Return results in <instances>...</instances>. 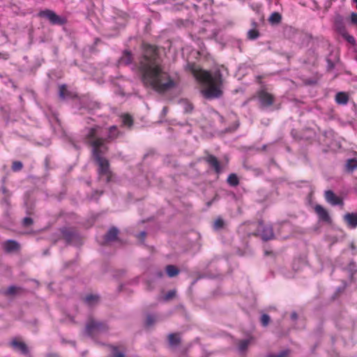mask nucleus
<instances>
[{
	"label": "nucleus",
	"mask_w": 357,
	"mask_h": 357,
	"mask_svg": "<svg viewBox=\"0 0 357 357\" xmlns=\"http://www.w3.org/2000/svg\"><path fill=\"white\" fill-rule=\"evenodd\" d=\"M314 211L318 215L319 220L320 221L331 224L332 219L328 212V211L324 208L321 205L317 204L314 207Z\"/></svg>",
	"instance_id": "nucleus-15"
},
{
	"label": "nucleus",
	"mask_w": 357,
	"mask_h": 357,
	"mask_svg": "<svg viewBox=\"0 0 357 357\" xmlns=\"http://www.w3.org/2000/svg\"><path fill=\"white\" fill-rule=\"evenodd\" d=\"M9 208H7L6 211H5V213H4V217H5V218H6V219H8V218H9V217H10Z\"/></svg>",
	"instance_id": "nucleus-60"
},
{
	"label": "nucleus",
	"mask_w": 357,
	"mask_h": 357,
	"mask_svg": "<svg viewBox=\"0 0 357 357\" xmlns=\"http://www.w3.org/2000/svg\"><path fill=\"white\" fill-rule=\"evenodd\" d=\"M20 245L15 240H8L4 243V250L6 252H13L20 250Z\"/></svg>",
	"instance_id": "nucleus-22"
},
{
	"label": "nucleus",
	"mask_w": 357,
	"mask_h": 357,
	"mask_svg": "<svg viewBox=\"0 0 357 357\" xmlns=\"http://www.w3.org/2000/svg\"><path fill=\"white\" fill-rule=\"evenodd\" d=\"M186 68L204 87L201 91L204 98L213 100L223 96V78L219 69L213 72L204 70L198 68L194 63H188Z\"/></svg>",
	"instance_id": "nucleus-2"
},
{
	"label": "nucleus",
	"mask_w": 357,
	"mask_h": 357,
	"mask_svg": "<svg viewBox=\"0 0 357 357\" xmlns=\"http://www.w3.org/2000/svg\"><path fill=\"white\" fill-rule=\"evenodd\" d=\"M327 63H328V69H333L334 68L335 65L331 59H328Z\"/></svg>",
	"instance_id": "nucleus-54"
},
{
	"label": "nucleus",
	"mask_w": 357,
	"mask_h": 357,
	"mask_svg": "<svg viewBox=\"0 0 357 357\" xmlns=\"http://www.w3.org/2000/svg\"><path fill=\"white\" fill-rule=\"evenodd\" d=\"M167 275L169 278H174L178 275L180 270L174 265H167L165 268Z\"/></svg>",
	"instance_id": "nucleus-29"
},
{
	"label": "nucleus",
	"mask_w": 357,
	"mask_h": 357,
	"mask_svg": "<svg viewBox=\"0 0 357 357\" xmlns=\"http://www.w3.org/2000/svg\"><path fill=\"white\" fill-rule=\"evenodd\" d=\"M345 270L348 272V273L349 275V277H350V279H351V280H352L353 278H354V275L356 272V266L355 262L351 261L348 264V266H347Z\"/></svg>",
	"instance_id": "nucleus-32"
},
{
	"label": "nucleus",
	"mask_w": 357,
	"mask_h": 357,
	"mask_svg": "<svg viewBox=\"0 0 357 357\" xmlns=\"http://www.w3.org/2000/svg\"><path fill=\"white\" fill-rule=\"evenodd\" d=\"M49 163H50V159L48 158H46L45 160V164L46 168H48Z\"/></svg>",
	"instance_id": "nucleus-63"
},
{
	"label": "nucleus",
	"mask_w": 357,
	"mask_h": 357,
	"mask_svg": "<svg viewBox=\"0 0 357 357\" xmlns=\"http://www.w3.org/2000/svg\"><path fill=\"white\" fill-rule=\"evenodd\" d=\"M260 36L257 29H251L248 31L247 37L249 40H256Z\"/></svg>",
	"instance_id": "nucleus-34"
},
{
	"label": "nucleus",
	"mask_w": 357,
	"mask_h": 357,
	"mask_svg": "<svg viewBox=\"0 0 357 357\" xmlns=\"http://www.w3.org/2000/svg\"><path fill=\"white\" fill-rule=\"evenodd\" d=\"M344 220L349 228L357 227V212L347 213L344 215Z\"/></svg>",
	"instance_id": "nucleus-18"
},
{
	"label": "nucleus",
	"mask_w": 357,
	"mask_h": 357,
	"mask_svg": "<svg viewBox=\"0 0 357 357\" xmlns=\"http://www.w3.org/2000/svg\"><path fill=\"white\" fill-rule=\"evenodd\" d=\"M333 27L340 35L347 31L344 17L340 13H335L334 16Z\"/></svg>",
	"instance_id": "nucleus-14"
},
{
	"label": "nucleus",
	"mask_w": 357,
	"mask_h": 357,
	"mask_svg": "<svg viewBox=\"0 0 357 357\" xmlns=\"http://www.w3.org/2000/svg\"><path fill=\"white\" fill-rule=\"evenodd\" d=\"M101 128L99 126L86 128L87 132L85 135L86 144L91 146L93 141H99L100 137L98 136V132Z\"/></svg>",
	"instance_id": "nucleus-11"
},
{
	"label": "nucleus",
	"mask_w": 357,
	"mask_h": 357,
	"mask_svg": "<svg viewBox=\"0 0 357 357\" xmlns=\"http://www.w3.org/2000/svg\"><path fill=\"white\" fill-rule=\"evenodd\" d=\"M23 167V164L20 161L15 160L13 162L11 169L13 172L20 171Z\"/></svg>",
	"instance_id": "nucleus-44"
},
{
	"label": "nucleus",
	"mask_w": 357,
	"mask_h": 357,
	"mask_svg": "<svg viewBox=\"0 0 357 357\" xmlns=\"http://www.w3.org/2000/svg\"><path fill=\"white\" fill-rule=\"evenodd\" d=\"M295 33V29L290 26H285L283 28V34L286 38H290Z\"/></svg>",
	"instance_id": "nucleus-38"
},
{
	"label": "nucleus",
	"mask_w": 357,
	"mask_h": 357,
	"mask_svg": "<svg viewBox=\"0 0 357 357\" xmlns=\"http://www.w3.org/2000/svg\"><path fill=\"white\" fill-rule=\"evenodd\" d=\"M168 112V107H164L162 108V112H161V117L163 118L166 116L167 113Z\"/></svg>",
	"instance_id": "nucleus-55"
},
{
	"label": "nucleus",
	"mask_w": 357,
	"mask_h": 357,
	"mask_svg": "<svg viewBox=\"0 0 357 357\" xmlns=\"http://www.w3.org/2000/svg\"><path fill=\"white\" fill-rule=\"evenodd\" d=\"M335 99L338 105H346L349 101V96L345 92H338Z\"/></svg>",
	"instance_id": "nucleus-26"
},
{
	"label": "nucleus",
	"mask_w": 357,
	"mask_h": 357,
	"mask_svg": "<svg viewBox=\"0 0 357 357\" xmlns=\"http://www.w3.org/2000/svg\"><path fill=\"white\" fill-rule=\"evenodd\" d=\"M1 191H2L3 194L5 195V196L8 195V194H10L8 190L5 186L1 187Z\"/></svg>",
	"instance_id": "nucleus-58"
},
{
	"label": "nucleus",
	"mask_w": 357,
	"mask_h": 357,
	"mask_svg": "<svg viewBox=\"0 0 357 357\" xmlns=\"http://www.w3.org/2000/svg\"><path fill=\"white\" fill-rule=\"evenodd\" d=\"M244 167L247 169L252 170L255 176H260V175L263 174V173H264L263 170L258 167L252 168V167H248L245 165H244Z\"/></svg>",
	"instance_id": "nucleus-46"
},
{
	"label": "nucleus",
	"mask_w": 357,
	"mask_h": 357,
	"mask_svg": "<svg viewBox=\"0 0 357 357\" xmlns=\"http://www.w3.org/2000/svg\"><path fill=\"white\" fill-rule=\"evenodd\" d=\"M117 128L115 126H112L109 128V133L107 137L105 138L108 141H111L117 137Z\"/></svg>",
	"instance_id": "nucleus-36"
},
{
	"label": "nucleus",
	"mask_w": 357,
	"mask_h": 357,
	"mask_svg": "<svg viewBox=\"0 0 357 357\" xmlns=\"http://www.w3.org/2000/svg\"><path fill=\"white\" fill-rule=\"evenodd\" d=\"M112 353L110 357H126L125 354L119 351V348L116 346L109 345Z\"/></svg>",
	"instance_id": "nucleus-33"
},
{
	"label": "nucleus",
	"mask_w": 357,
	"mask_h": 357,
	"mask_svg": "<svg viewBox=\"0 0 357 357\" xmlns=\"http://www.w3.org/2000/svg\"><path fill=\"white\" fill-rule=\"evenodd\" d=\"M176 291L175 289L169 290L163 297L165 301H168L176 296Z\"/></svg>",
	"instance_id": "nucleus-45"
},
{
	"label": "nucleus",
	"mask_w": 357,
	"mask_h": 357,
	"mask_svg": "<svg viewBox=\"0 0 357 357\" xmlns=\"http://www.w3.org/2000/svg\"><path fill=\"white\" fill-rule=\"evenodd\" d=\"M325 199L327 202L333 206H343L344 201L340 197L337 196L331 190L325 192Z\"/></svg>",
	"instance_id": "nucleus-13"
},
{
	"label": "nucleus",
	"mask_w": 357,
	"mask_h": 357,
	"mask_svg": "<svg viewBox=\"0 0 357 357\" xmlns=\"http://www.w3.org/2000/svg\"><path fill=\"white\" fill-rule=\"evenodd\" d=\"M146 236V232L145 231H142L137 235V237H138V238L144 241Z\"/></svg>",
	"instance_id": "nucleus-53"
},
{
	"label": "nucleus",
	"mask_w": 357,
	"mask_h": 357,
	"mask_svg": "<svg viewBox=\"0 0 357 357\" xmlns=\"http://www.w3.org/2000/svg\"><path fill=\"white\" fill-rule=\"evenodd\" d=\"M260 321L263 326H267L271 321V317L267 314H263L261 316Z\"/></svg>",
	"instance_id": "nucleus-43"
},
{
	"label": "nucleus",
	"mask_w": 357,
	"mask_h": 357,
	"mask_svg": "<svg viewBox=\"0 0 357 357\" xmlns=\"http://www.w3.org/2000/svg\"><path fill=\"white\" fill-rule=\"evenodd\" d=\"M168 342L172 348L177 347L181 342L179 333H170L168 335Z\"/></svg>",
	"instance_id": "nucleus-24"
},
{
	"label": "nucleus",
	"mask_w": 357,
	"mask_h": 357,
	"mask_svg": "<svg viewBox=\"0 0 357 357\" xmlns=\"http://www.w3.org/2000/svg\"><path fill=\"white\" fill-rule=\"evenodd\" d=\"M251 25L252 26V29H257L258 26V23L255 20H252L251 22Z\"/></svg>",
	"instance_id": "nucleus-62"
},
{
	"label": "nucleus",
	"mask_w": 357,
	"mask_h": 357,
	"mask_svg": "<svg viewBox=\"0 0 357 357\" xmlns=\"http://www.w3.org/2000/svg\"><path fill=\"white\" fill-rule=\"evenodd\" d=\"M105 175L107 176L106 182L107 183H109L111 181V179H112V172H110L109 174H105Z\"/></svg>",
	"instance_id": "nucleus-61"
},
{
	"label": "nucleus",
	"mask_w": 357,
	"mask_h": 357,
	"mask_svg": "<svg viewBox=\"0 0 357 357\" xmlns=\"http://www.w3.org/2000/svg\"><path fill=\"white\" fill-rule=\"evenodd\" d=\"M8 58H9V54L8 53L2 54L0 52V59L7 60Z\"/></svg>",
	"instance_id": "nucleus-57"
},
{
	"label": "nucleus",
	"mask_w": 357,
	"mask_h": 357,
	"mask_svg": "<svg viewBox=\"0 0 357 357\" xmlns=\"http://www.w3.org/2000/svg\"><path fill=\"white\" fill-rule=\"evenodd\" d=\"M58 355L56 354H47V357H57Z\"/></svg>",
	"instance_id": "nucleus-64"
},
{
	"label": "nucleus",
	"mask_w": 357,
	"mask_h": 357,
	"mask_svg": "<svg viewBox=\"0 0 357 357\" xmlns=\"http://www.w3.org/2000/svg\"><path fill=\"white\" fill-rule=\"evenodd\" d=\"M289 354L290 350L287 349L280 351L278 354H269L267 357H287Z\"/></svg>",
	"instance_id": "nucleus-40"
},
{
	"label": "nucleus",
	"mask_w": 357,
	"mask_h": 357,
	"mask_svg": "<svg viewBox=\"0 0 357 357\" xmlns=\"http://www.w3.org/2000/svg\"><path fill=\"white\" fill-rule=\"evenodd\" d=\"M10 194H8V195L5 196L1 200V202L3 203H4L7 205L8 208L10 207Z\"/></svg>",
	"instance_id": "nucleus-50"
},
{
	"label": "nucleus",
	"mask_w": 357,
	"mask_h": 357,
	"mask_svg": "<svg viewBox=\"0 0 357 357\" xmlns=\"http://www.w3.org/2000/svg\"><path fill=\"white\" fill-rule=\"evenodd\" d=\"M123 123L124 125L130 128L133 125V119L131 116L126 114L123 116Z\"/></svg>",
	"instance_id": "nucleus-41"
},
{
	"label": "nucleus",
	"mask_w": 357,
	"mask_h": 357,
	"mask_svg": "<svg viewBox=\"0 0 357 357\" xmlns=\"http://www.w3.org/2000/svg\"><path fill=\"white\" fill-rule=\"evenodd\" d=\"M96 155H98L96 153ZM94 162L98 165V174L100 176L103 174H109V162L107 159L104 157L97 155L96 158H92Z\"/></svg>",
	"instance_id": "nucleus-9"
},
{
	"label": "nucleus",
	"mask_w": 357,
	"mask_h": 357,
	"mask_svg": "<svg viewBox=\"0 0 357 357\" xmlns=\"http://www.w3.org/2000/svg\"><path fill=\"white\" fill-rule=\"evenodd\" d=\"M174 24L178 29H191L194 26L195 22L192 19V14H186L175 20Z\"/></svg>",
	"instance_id": "nucleus-8"
},
{
	"label": "nucleus",
	"mask_w": 357,
	"mask_h": 357,
	"mask_svg": "<svg viewBox=\"0 0 357 357\" xmlns=\"http://www.w3.org/2000/svg\"><path fill=\"white\" fill-rule=\"evenodd\" d=\"M100 297L98 295L89 294L85 296L84 301L89 306H92L94 304L98 303Z\"/></svg>",
	"instance_id": "nucleus-28"
},
{
	"label": "nucleus",
	"mask_w": 357,
	"mask_h": 357,
	"mask_svg": "<svg viewBox=\"0 0 357 357\" xmlns=\"http://www.w3.org/2000/svg\"><path fill=\"white\" fill-rule=\"evenodd\" d=\"M357 169V159L350 158L347 160L345 170L347 172H352Z\"/></svg>",
	"instance_id": "nucleus-27"
},
{
	"label": "nucleus",
	"mask_w": 357,
	"mask_h": 357,
	"mask_svg": "<svg viewBox=\"0 0 357 357\" xmlns=\"http://www.w3.org/2000/svg\"><path fill=\"white\" fill-rule=\"evenodd\" d=\"M305 85L314 86L317 83V81L314 79H307L304 81Z\"/></svg>",
	"instance_id": "nucleus-51"
},
{
	"label": "nucleus",
	"mask_w": 357,
	"mask_h": 357,
	"mask_svg": "<svg viewBox=\"0 0 357 357\" xmlns=\"http://www.w3.org/2000/svg\"><path fill=\"white\" fill-rule=\"evenodd\" d=\"M132 62V54L130 50H126L122 56L119 59V63L125 66L131 64Z\"/></svg>",
	"instance_id": "nucleus-23"
},
{
	"label": "nucleus",
	"mask_w": 357,
	"mask_h": 357,
	"mask_svg": "<svg viewBox=\"0 0 357 357\" xmlns=\"http://www.w3.org/2000/svg\"><path fill=\"white\" fill-rule=\"evenodd\" d=\"M180 102L183 105L184 112L187 114H190L192 112L194 107L191 102H190L186 99L181 100Z\"/></svg>",
	"instance_id": "nucleus-31"
},
{
	"label": "nucleus",
	"mask_w": 357,
	"mask_h": 357,
	"mask_svg": "<svg viewBox=\"0 0 357 357\" xmlns=\"http://www.w3.org/2000/svg\"><path fill=\"white\" fill-rule=\"evenodd\" d=\"M204 160L208 164V165L214 170L216 174H219L221 173L222 167L220 162L215 155L208 154V155L205 157Z\"/></svg>",
	"instance_id": "nucleus-16"
},
{
	"label": "nucleus",
	"mask_w": 357,
	"mask_h": 357,
	"mask_svg": "<svg viewBox=\"0 0 357 357\" xmlns=\"http://www.w3.org/2000/svg\"><path fill=\"white\" fill-rule=\"evenodd\" d=\"M109 329L105 322L98 321L93 318H90L86 324L85 333L91 337L95 333L106 332Z\"/></svg>",
	"instance_id": "nucleus-4"
},
{
	"label": "nucleus",
	"mask_w": 357,
	"mask_h": 357,
	"mask_svg": "<svg viewBox=\"0 0 357 357\" xmlns=\"http://www.w3.org/2000/svg\"><path fill=\"white\" fill-rule=\"evenodd\" d=\"M261 75L257 76V82L261 85L260 90L257 91V97L260 102V107L261 108H266L271 106L274 103L275 98L273 95L268 93L266 91L265 86L263 85L261 82Z\"/></svg>",
	"instance_id": "nucleus-3"
},
{
	"label": "nucleus",
	"mask_w": 357,
	"mask_h": 357,
	"mask_svg": "<svg viewBox=\"0 0 357 357\" xmlns=\"http://www.w3.org/2000/svg\"><path fill=\"white\" fill-rule=\"evenodd\" d=\"M290 317H291V319L293 321H296V320H297V319H298V314L296 313V312H291V316H290Z\"/></svg>",
	"instance_id": "nucleus-56"
},
{
	"label": "nucleus",
	"mask_w": 357,
	"mask_h": 357,
	"mask_svg": "<svg viewBox=\"0 0 357 357\" xmlns=\"http://www.w3.org/2000/svg\"><path fill=\"white\" fill-rule=\"evenodd\" d=\"M60 232L68 245L79 237L78 232L73 227H63L60 229Z\"/></svg>",
	"instance_id": "nucleus-7"
},
{
	"label": "nucleus",
	"mask_w": 357,
	"mask_h": 357,
	"mask_svg": "<svg viewBox=\"0 0 357 357\" xmlns=\"http://www.w3.org/2000/svg\"><path fill=\"white\" fill-rule=\"evenodd\" d=\"M24 205L25 207V212L27 215L31 216L35 215V202L31 200L27 195H26Z\"/></svg>",
	"instance_id": "nucleus-19"
},
{
	"label": "nucleus",
	"mask_w": 357,
	"mask_h": 357,
	"mask_svg": "<svg viewBox=\"0 0 357 357\" xmlns=\"http://www.w3.org/2000/svg\"><path fill=\"white\" fill-rule=\"evenodd\" d=\"M105 142H109L108 139L100 138L99 141H93L91 143L92 147V158H96L98 154L100 157H103L108 151V146L105 144Z\"/></svg>",
	"instance_id": "nucleus-6"
},
{
	"label": "nucleus",
	"mask_w": 357,
	"mask_h": 357,
	"mask_svg": "<svg viewBox=\"0 0 357 357\" xmlns=\"http://www.w3.org/2000/svg\"><path fill=\"white\" fill-rule=\"evenodd\" d=\"M156 321L155 317L151 314H149L146 316L145 321V327L150 328L153 326Z\"/></svg>",
	"instance_id": "nucleus-35"
},
{
	"label": "nucleus",
	"mask_w": 357,
	"mask_h": 357,
	"mask_svg": "<svg viewBox=\"0 0 357 357\" xmlns=\"http://www.w3.org/2000/svg\"><path fill=\"white\" fill-rule=\"evenodd\" d=\"M142 66V82L146 87H151L158 93H165L176 86V82L165 72L160 63L158 49L151 45H144Z\"/></svg>",
	"instance_id": "nucleus-1"
},
{
	"label": "nucleus",
	"mask_w": 357,
	"mask_h": 357,
	"mask_svg": "<svg viewBox=\"0 0 357 357\" xmlns=\"http://www.w3.org/2000/svg\"><path fill=\"white\" fill-rule=\"evenodd\" d=\"M155 275L157 278H161L164 276V273L162 271H159L155 273Z\"/></svg>",
	"instance_id": "nucleus-59"
},
{
	"label": "nucleus",
	"mask_w": 357,
	"mask_h": 357,
	"mask_svg": "<svg viewBox=\"0 0 357 357\" xmlns=\"http://www.w3.org/2000/svg\"><path fill=\"white\" fill-rule=\"evenodd\" d=\"M282 20V15L278 12H273L268 19V23L271 26H278L281 24Z\"/></svg>",
	"instance_id": "nucleus-25"
},
{
	"label": "nucleus",
	"mask_w": 357,
	"mask_h": 357,
	"mask_svg": "<svg viewBox=\"0 0 357 357\" xmlns=\"http://www.w3.org/2000/svg\"><path fill=\"white\" fill-rule=\"evenodd\" d=\"M250 342L248 340H243L240 342L239 350L243 351L247 349Z\"/></svg>",
	"instance_id": "nucleus-47"
},
{
	"label": "nucleus",
	"mask_w": 357,
	"mask_h": 357,
	"mask_svg": "<svg viewBox=\"0 0 357 357\" xmlns=\"http://www.w3.org/2000/svg\"><path fill=\"white\" fill-rule=\"evenodd\" d=\"M59 96L60 99L65 100L68 99H73L75 98V96L73 93L67 89V86L66 84H62L59 86Z\"/></svg>",
	"instance_id": "nucleus-21"
},
{
	"label": "nucleus",
	"mask_w": 357,
	"mask_h": 357,
	"mask_svg": "<svg viewBox=\"0 0 357 357\" xmlns=\"http://www.w3.org/2000/svg\"><path fill=\"white\" fill-rule=\"evenodd\" d=\"M227 182L229 185L236 187L239 184V179L236 174L231 173L227 177Z\"/></svg>",
	"instance_id": "nucleus-30"
},
{
	"label": "nucleus",
	"mask_w": 357,
	"mask_h": 357,
	"mask_svg": "<svg viewBox=\"0 0 357 357\" xmlns=\"http://www.w3.org/2000/svg\"><path fill=\"white\" fill-rule=\"evenodd\" d=\"M17 291V288L15 286H10L6 290V295H15Z\"/></svg>",
	"instance_id": "nucleus-48"
},
{
	"label": "nucleus",
	"mask_w": 357,
	"mask_h": 357,
	"mask_svg": "<svg viewBox=\"0 0 357 357\" xmlns=\"http://www.w3.org/2000/svg\"><path fill=\"white\" fill-rule=\"evenodd\" d=\"M225 222L222 218L215 220L213 224V229L216 231L220 230L225 227Z\"/></svg>",
	"instance_id": "nucleus-37"
},
{
	"label": "nucleus",
	"mask_w": 357,
	"mask_h": 357,
	"mask_svg": "<svg viewBox=\"0 0 357 357\" xmlns=\"http://www.w3.org/2000/svg\"><path fill=\"white\" fill-rule=\"evenodd\" d=\"M119 233L120 231L116 227L112 226L109 227L103 236L104 244L117 241Z\"/></svg>",
	"instance_id": "nucleus-17"
},
{
	"label": "nucleus",
	"mask_w": 357,
	"mask_h": 357,
	"mask_svg": "<svg viewBox=\"0 0 357 357\" xmlns=\"http://www.w3.org/2000/svg\"><path fill=\"white\" fill-rule=\"evenodd\" d=\"M38 16L46 18L54 25H63L66 22L65 18L58 15L54 11L50 9L40 10L38 13Z\"/></svg>",
	"instance_id": "nucleus-5"
},
{
	"label": "nucleus",
	"mask_w": 357,
	"mask_h": 357,
	"mask_svg": "<svg viewBox=\"0 0 357 357\" xmlns=\"http://www.w3.org/2000/svg\"><path fill=\"white\" fill-rule=\"evenodd\" d=\"M171 12L178 14L180 17H183L186 14H191L190 6L183 3H175L169 8Z\"/></svg>",
	"instance_id": "nucleus-12"
},
{
	"label": "nucleus",
	"mask_w": 357,
	"mask_h": 357,
	"mask_svg": "<svg viewBox=\"0 0 357 357\" xmlns=\"http://www.w3.org/2000/svg\"><path fill=\"white\" fill-rule=\"evenodd\" d=\"M259 225L261 227V238L263 241H268L275 238L273 227L271 225H264L262 220L258 222Z\"/></svg>",
	"instance_id": "nucleus-10"
},
{
	"label": "nucleus",
	"mask_w": 357,
	"mask_h": 357,
	"mask_svg": "<svg viewBox=\"0 0 357 357\" xmlns=\"http://www.w3.org/2000/svg\"><path fill=\"white\" fill-rule=\"evenodd\" d=\"M340 35L342 36V38L344 39H345L351 45H356V40H355V38L352 36L349 35L347 33V31L345 32L342 33Z\"/></svg>",
	"instance_id": "nucleus-39"
},
{
	"label": "nucleus",
	"mask_w": 357,
	"mask_h": 357,
	"mask_svg": "<svg viewBox=\"0 0 357 357\" xmlns=\"http://www.w3.org/2000/svg\"><path fill=\"white\" fill-rule=\"evenodd\" d=\"M10 344L14 349L19 350L24 355H27L29 353L27 345L23 342H19L16 339H14L10 342Z\"/></svg>",
	"instance_id": "nucleus-20"
},
{
	"label": "nucleus",
	"mask_w": 357,
	"mask_h": 357,
	"mask_svg": "<svg viewBox=\"0 0 357 357\" xmlns=\"http://www.w3.org/2000/svg\"><path fill=\"white\" fill-rule=\"evenodd\" d=\"M350 21L352 24L357 25V13H351L350 16Z\"/></svg>",
	"instance_id": "nucleus-49"
},
{
	"label": "nucleus",
	"mask_w": 357,
	"mask_h": 357,
	"mask_svg": "<svg viewBox=\"0 0 357 357\" xmlns=\"http://www.w3.org/2000/svg\"><path fill=\"white\" fill-rule=\"evenodd\" d=\"M154 289V286L152 282L149 280L146 281V289L148 291H152Z\"/></svg>",
	"instance_id": "nucleus-52"
},
{
	"label": "nucleus",
	"mask_w": 357,
	"mask_h": 357,
	"mask_svg": "<svg viewBox=\"0 0 357 357\" xmlns=\"http://www.w3.org/2000/svg\"><path fill=\"white\" fill-rule=\"evenodd\" d=\"M33 224V220L31 217H25L22 220V225L23 227H29Z\"/></svg>",
	"instance_id": "nucleus-42"
}]
</instances>
